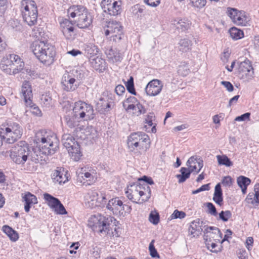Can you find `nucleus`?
<instances>
[{
	"label": "nucleus",
	"mask_w": 259,
	"mask_h": 259,
	"mask_svg": "<svg viewBox=\"0 0 259 259\" xmlns=\"http://www.w3.org/2000/svg\"><path fill=\"white\" fill-rule=\"evenodd\" d=\"M115 223L116 220L113 217L101 214L92 216L89 220V225L94 232L105 235L118 237Z\"/></svg>",
	"instance_id": "1"
},
{
	"label": "nucleus",
	"mask_w": 259,
	"mask_h": 259,
	"mask_svg": "<svg viewBox=\"0 0 259 259\" xmlns=\"http://www.w3.org/2000/svg\"><path fill=\"white\" fill-rule=\"evenodd\" d=\"M34 142L40 147V152L47 155L54 154L58 148V140L56 135L51 132L44 130L37 132Z\"/></svg>",
	"instance_id": "2"
},
{
	"label": "nucleus",
	"mask_w": 259,
	"mask_h": 259,
	"mask_svg": "<svg viewBox=\"0 0 259 259\" xmlns=\"http://www.w3.org/2000/svg\"><path fill=\"white\" fill-rule=\"evenodd\" d=\"M31 48L34 55L42 63L50 65L53 63L56 54L54 47L42 39L34 41Z\"/></svg>",
	"instance_id": "3"
},
{
	"label": "nucleus",
	"mask_w": 259,
	"mask_h": 259,
	"mask_svg": "<svg viewBox=\"0 0 259 259\" xmlns=\"http://www.w3.org/2000/svg\"><path fill=\"white\" fill-rule=\"evenodd\" d=\"M125 194L128 199L132 202L142 203L149 200L151 191L150 187L145 183L136 182L130 184L127 186Z\"/></svg>",
	"instance_id": "4"
},
{
	"label": "nucleus",
	"mask_w": 259,
	"mask_h": 259,
	"mask_svg": "<svg viewBox=\"0 0 259 259\" xmlns=\"http://www.w3.org/2000/svg\"><path fill=\"white\" fill-rule=\"evenodd\" d=\"M68 14L75 18L74 22L80 28H88L92 23L93 19L88 10L81 6H73L68 10Z\"/></svg>",
	"instance_id": "5"
},
{
	"label": "nucleus",
	"mask_w": 259,
	"mask_h": 259,
	"mask_svg": "<svg viewBox=\"0 0 259 259\" xmlns=\"http://www.w3.org/2000/svg\"><path fill=\"white\" fill-rule=\"evenodd\" d=\"M21 12L23 20L29 26L37 22L38 11L36 3L33 0H22Z\"/></svg>",
	"instance_id": "6"
},
{
	"label": "nucleus",
	"mask_w": 259,
	"mask_h": 259,
	"mask_svg": "<svg viewBox=\"0 0 259 259\" xmlns=\"http://www.w3.org/2000/svg\"><path fill=\"white\" fill-rule=\"evenodd\" d=\"M30 153L28 145L25 141H20L10 150V156L16 164H23Z\"/></svg>",
	"instance_id": "7"
},
{
	"label": "nucleus",
	"mask_w": 259,
	"mask_h": 259,
	"mask_svg": "<svg viewBox=\"0 0 259 259\" xmlns=\"http://www.w3.org/2000/svg\"><path fill=\"white\" fill-rule=\"evenodd\" d=\"M149 136L143 132L134 133L128 137L127 145L131 150L136 149L146 151L150 147Z\"/></svg>",
	"instance_id": "8"
},
{
	"label": "nucleus",
	"mask_w": 259,
	"mask_h": 259,
	"mask_svg": "<svg viewBox=\"0 0 259 259\" xmlns=\"http://www.w3.org/2000/svg\"><path fill=\"white\" fill-rule=\"evenodd\" d=\"M62 143L74 160L78 161L81 154L79 146L73 136L70 134H64L62 137Z\"/></svg>",
	"instance_id": "9"
},
{
	"label": "nucleus",
	"mask_w": 259,
	"mask_h": 259,
	"mask_svg": "<svg viewBox=\"0 0 259 259\" xmlns=\"http://www.w3.org/2000/svg\"><path fill=\"white\" fill-rule=\"evenodd\" d=\"M105 34L106 36H109L110 40L118 42L124 37L123 26L120 22L110 21L107 23Z\"/></svg>",
	"instance_id": "10"
},
{
	"label": "nucleus",
	"mask_w": 259,
	"mask_h": 259,
	"mask_svg": "<svg viewBox=\"0 0 259 259\" xmlns=\"http://www.w3.org/2000/svg\"><path fill=\"white\" fill-rule=\"evenodd\" d=\"M73 110L75 115H77L80 119L88 120L92 119L94 117V109L92 106L84 102H76Z\"/></svg>",
	"instance_id": "11"
},
{
	"label": "nucleus",
	"mask_w": 259,
	"mask_h": 259,
	"mask_svg": "<svg viewBox=\"0 0 259 259\" xmlns=\"http://www.w3.org/2000/svg\"><path fill=\"white\" fill-rule=\"evenodd\" d=\"M122 106L127 112L131 110L138 109V111L133 112V115L138 116L146 113L144 107L140 103L136 98L130 96L122 102Z\"/></svg>",
	"instance_id": "12"
},
{
	"label": "nucleus",
	"mask_w": 259,
	"mask_h": 259,
	"mask_svg": "<svg viewBox=\"0 0 259 259\" xmlns=\"http://www.w3.org/2000/svg\"><path fill=\"white\" fill-rule=\"evenodd\" d=\"M226 13L234 24L239 26H246L248 18L244 11L228 7Z\"/></svg>",
	"instance_id": "13"
},
{
	"label": "nucleus",
	"mask_w": 259,
	"mask_h": 259,
	"mask_svg": "<svg viewBox=\"0 0 259 259\" xmlns=\"http://www.w3.org/2000/svg\"><path fill=\"white\" fill-rule=\"evenodd\" d=\"M238 72L242 79L246 81H249L254 77V69L251 62L248 60L241 62L238 65Z\"/></svg>",
	"instance_id": "14"
},
{
	"label": "nucleus",
	"mask_w": 259,
	"mask_h": 259,
	"mask_svg": "<svg viewBox=\"0 0 259 259\" xmlns=\"http://www.w3.org/2000/svg\"><path fill=\"white\" fill-rule=\"evenodd\" d=\"M123 202L118 198L116 197L109 200L106 208L112 211L114 215H121L124 212V206Z\"/></svg>",
	"instance_id": "15"
},
{
	"label": "nucleus",
	"mask_w": 259,
	"mask_h": 259,
	"mask_svg": "<svg viewBox=\"0 0 259 259\" xmlns=\"http://www.w3.org/2000/svg\"><path fill=\"white\" fill-rule=\"evenodd\" d=\"M163 83L160 80L154 79L149 81L147 84L145 90L147 95L155 96L161 91Z\"/></svg>",
	"instance_id": "16"
},
{
	"label": "nucleus",
	"mask_w": 259,
	"mask_h": 259,
	"mask_svg": "<svg viewBox=\"0 0 259 259\" xmlns=\"http://www.w3.org/2000/svg\"><path fill=\"white\" fill-rule=\"evenodd\" d=\"M61 30L65 38L70 39L74 35V27L71 21L67 19H62L60 22Z\"/></svg>",
	"instance_id": "17"
},
{
	"label": "nucleus",
	"mask_w": 259,
	"mask_h": 259,
	"mask_svg": "<svg viewBox=\"0 0 259 259\" xmlns=\"http://www.w3.org/2000/svg\"><path fill=\"white\" fill-rule=\"evenodd\" d=\"M187 165L192 172L195 171L196 174H198L203 166V161L199 156H193L188 159Z\"/></svg>",
	"instance_id": "18"
},
{
	"label": "nucleus",
	"mask_w": 259,
	"mask_h": 259,
	"mask_svg": "<svg viewBox=\"0 0 259 259\" xmlns=\"http://www.w3.org/2000/svg\"><path fill=\"white\" fill-rule=\"evenodd\" d=\"M21 93L24 97L26 105L27 106H31L33 95L31 86L28 82L23 83L22 87Z\"/></svg>",
	"instance_id": "19"
},
{
	"label": "nucleus",
	"mask_w": 259,
	"mask_h": 259,
	"mask_svg": "<svg viewBox=\"0 0 259 259\" xmlns=\"http://www.w3.org/2000/svg\"><path fill=\"white\" fill-rule=\"evenodd\" d=\"M203 222L197 219L191 222L189 228V233L193 237H198L203 231Z\"/></svg>",
	"instance_id": "20"
},
{
	"label": "nucleus",
	"mask_w": 259,
	"mask_h": 259,
	"mask_svg": "<svg viewBox=\"0 0 259 259\" xmlns=\"http://www.w3.org/2000/svg\"><path fill=\"white\" fill-rule=\"evenodd\" d=\"M121 0L115 1V3L111 4L104 9V12L107 13L111 16H117L121 13Z\"/></svg>",
	"instance_id": "21"
},
{
	"label": "nucleus",
	"mask_w": 259,
	"mask_h": 259,
	"mask_svg": "<svg viewBox=\"0 0 259 259\" xmlns=\"http://www.w3.org/2000/svg\"><path fill=\"white\" fill-rule=\"evenodd\" d=\"M96 110L101 114H105L111 109L110 102L108 97H101L97 102L96 106Z\"/></svg>",
	"instance_id": "22"
},
{
	"label": "nucleus",
	"mask_w": 259,
	"mask_h": 259,
	"mask_svg": "<svg viewBox=\"0 0 259 259\" xmlns=\"http://www.w3.org/2000/svg\"><path fill=\"white\" fill-rule=\"evenodd\" d=\"M22 198L25 201L24 209L27 212L30 211V208L32 205L37 203L36 197L30 192H27Z\"/></svg>",
	"instance_id": "23"
},
{
	"label": "nucleus",
	"mask_w": 259,
	"mask_h": 259,
	"mask_svg": "<svg viewBox=\"0 0 259 259\" xmlns=\"http://www.w3.org/2000/svg\"><path fill=\"white\" fill-rule=\"evenodd\" d=\"M0 137L2 140H4L6 143L8 144L14 143L16 141L21 137H15L12 132L0 129Z\"/></svg>",
	"instance_id": "24"
},
{
	"label": "nucleus",
	"mask_w": 259,
	"mask_h": 259,
	"mask_svg": "<svg viewBox=\"0 0 259 259\" xmlns=\"http://www.w3.org/2000/svg\"><path fill=\"white\" fill-rule=\"evenodd\" d=\"M90 62L93 67L100 72H102L106 68V63L105 60L99 56L91 58Z\"/></svg>",
	"instance_id": "25"
},
{
	"label": "nucleus",
	"mask_w": 259,
	"mask_h": 259,
	"mask_svg": "<svg viewBox=\"0 0 259 259\" xmlns=\"http://www.w3.org/2000/svg\"><path fill=\"white\" fill-rule=\"evenodd\" d=\"M64 119L66 124L71 128L76 126L80 119L77 115H75L73 110L66 115Z\"/></svg>",
	"instance_id": "26"
},
{
	"label": "nucleus",
	"mask_w": 259,
	"mask_h": 259,
	"mask_svg": "<svg viewBox=\"0 0 259 259\" xmlns=\"http://www.w3.org/2000/svg\"><path fill=\"white\" fill-rule=\"evenodd\" d=\"M85 198L87 200L86 205L91 208L97 207V201L98 198V193L97 192L93 191L89 192Z\"/></svg>",
	"instance_id": "27"
},
{
	"label": "nucleus",
	"mask_w": 259,
	"mask_h": 259,
	"mask_svg": "<svg viewBox=\"0 0 259 259\" xmlns=\"http://www.w3.org/2000/svg\"><path fill=\"white\" fill-rule=\"evenodd\" d=\"M66 174V172L65 174L64 170L62 171L61 169L60 168L54 171L52 175V179L54 182H58L60 184L65 183L68 180Z\"/></svg>",
	"instance_id": "28"
},
{
	"label": "nucleus",
	"mask_w": 259,
	"mask_h": 259,
	"mask_svg": "<svg viewBox=\"0 0 259 259\" xmlns=\"http://www.w3.org/2000/svg\"><path fill=\"white\" fill-rule=\"evenodd\" d=\"M108 58L113 63L120 62L122 59V55L119 51L111 49L106 52Z\"/></svg>",
	"instance_id": "29"
},
{
	"label": "nucleus",
	"mask_w": 259,
	"mask_h": 259,
	"mask_svg": "<svg viewBox=\"0 0 259 259\" xmlns=\"http://www.w3.org/2000/svg\"><path fill=\"white\" fill-rule=\"evenodd\" d=\"M237 183L241 189L242 193L245 194L246 193L247 186L251 183V180L248 178L241 176L237 178Z\"/></svg>",
	"instance_id": "30"
},
{
	"label": "nucleus",
	"mask_w": 259,
	"mask_h": 259,
	"mask_svg": "<svg viewBox=\"0 0 259 259\" xmlns=\"http://www.w3.org/2000/svg\"><path fill=\"white\" fill-rule=\"evenodd\" d=\"M5 63V64L10 67L11 69L13 71V74L18 73L20 70L23 69V64L21 63V65H18L14 64L13 62L9 58H4L2 60Z\"/></svg>",
	"instance_id": "31"
},
{
	"label": "nucleus",
	"mask_w": 259,
	"mask_h": 259,
	"mask_svg": "<svg viewBox=\"0 0 259 259\" xmlns=\"http://www.w3.org/2000/svg\"><path fill=\"white\" fill-rule=\"evenodd\" d=\"M2 230L11 241L15 242L18 239V233L10 226L5 225L3 227Z\"/></svg>",
	"instance_id": "32"
},
{
	"label": "nucleus",
	"mask_w": 259,
	"mask_h": 259,
	"mask_svg": "<svg viewBox=\"0 0 259 259\" xmlns=\"http://www.w3.org/2000/svg\"><path fill=\"white\" fill-rule=\"evenodd\" d=\"M213 200L218 204L221 205L223 201V192L220 183L218 184L214 188V192L213 197Z\"/></svg>",
	"instance_id": "33"
},
{
	"label": "nucleus",
	"mask_w": 259,
	"mask_h": 259,
	"mask_svg": "<svg viewBox=\"0 0 259 259\" xmlns=\"http://www.w3.org/2000/svg\"><path fill=\"white\" fill-rule=\"evenodd\" d=\"M40 102L44 107L50 108L53 105V100L49 92L42 94L40 98Z\"/></svg>",
	"instance_id": "34"
},
{
	"label": "nucleus",
	"mask_w": 259,
	"mask_h": 259,
	"mask_svg": "<svg viewBox=\"0 0 259 259\" xmlns=\"http://www.w3.org/2000/svg\"><path fill=\"white\" fill-rule=\"evenodd\" d=\"M44 198L47 202L48 205L54 210L57 205L59 204L60 201L58 198L47 193L44 194Z\"/></svg>",
	"instance_id": "35"
},
{
	"label": "nucleus",
	"mask_w": 259,
	"mask_h": 259,
	"mask_svg": "<svg viewBox=\"0 0 259 259\" xmlns=\"http://www.w3.org/2000/svg\"><path fill=\"white\" fill-rule=\"evenodd\" d=\"M172 24L175 25L177 28L181 29L182 31L188 29L189 27V21L186 19H178L172 21Z\"/></svg>",
	"instance_id": "36"
},
{
	"label": "nucleus",
	"mask_w": 259,
	"mask_h": 259,
	"mask_svg": "<svg viewBox=\"0 0 259 259\" xmlns=\"http://www.w3.org/2000/svg\"><path fill=\"white\" fill-rule=\"evenodd\" d=\"M4 130L12 132L13 135H15V137H21L22 134V128L16 123L9 125L8 127Z\"/></svg>",
	"instance_id": "37"
},
{
	"label": "nucleus",
	"mask_w": 259,
	"mask_h": 259,
	"mask_svg": "<svg viewBox=\"0 0 259 259\" xmlns=\"http://www.w3.org/2000/svg\"><path fill=\"white\" fill-rule=\"evenodd\" d=\"M181 174L177 175L176 177L179 179V183H182L184 182L187 179L190 177L191 171L186 167H182L180 169Z\"/></svg>",
	"instance_id": "38"
},
{
	"label": "nucleus",
	"mask_w": 259,
	"mask_h": 259,
	"mask_svg": "<svg viewBox=\"0 0 259 259\" xmlns=\"http://www.w3.org/2000/svg\"><path fill=\"white\" fill-rule=\"evenodd\" d=\"M155 117L153 113H149L147 115V117L145 119V123H146L147 125H145V127L146 128L147 130V125L150 127L152 126L151 132L152 133H155L156 132V124L153 122V121L155 120Z\"/></svg>",
	"instance_id": "39"
},
{
	"label": "nucleus",
	"mask_w": 259,
	"mask_h": 259,
	"mask_svg": "<svg viewBox=\"0 0 259 259\" xmlns=\"http://www.w3.org/2000/svg\"><path fill=\"white\" fill-rule=\"evenodd\" d=\"M179 49L183 52H187L191 49V42L187 38L182 39L179 42Z\"/></svg>",
	"instance_id": "40"
},
{
	"label": "nucleus",
	"mask_w": 259,
	"mask_h": 259,
	"mask_svg": "<svg viewBox=\"0 0 259 259\" xmlns=\"http://www.w3.org/2000/svg\"><path fill=\"white\" fill-rule=\"evenodd\" d=\"M85 179H87V182H90V183H87L86 185H90L91 183H92L93 181L94 176L89 172H81L77 176V181L80 182L83 184H84L85 182H83L82 180H84Z\"/></svg>",
	"instance_id": "41"
},
{
	"label": "nucleus",
	"mask_w": 259,
	"mask_h": 259,
	"mask_svg": "<svg viewBox=\"0 0 259 259\" xmlns=\"http://www.w3.org/2000/svg\"><path fill=\"white\" fill-rule=\"evenodd\" d=\"M245 201L248 204L258 206L259 204V195L254 192H250L247 195Z\"/></svg>",
	"instance_id": "42"
},
{
	"label": "nucleus",
	"mask_w": 259,
	"mask_h": 259,
	"mask_svg": "<svg viewBox=\"0 0 259 259\" xmlns=\"http://www.w3.org/2000/svg\"><path fill=\"white\" fill-rule=\"evenodd\" d=\"M218 164L220 165H225L230 167L233 165L232 162L226 155H218L216 156Z\"/></svg>",
	"instance_id": "43"
},
{
	"label": "nucleus",
	"mask_w": 259,
	"mask_h": 259,
	"mask_svg": "<svg viewBox=\"0 0 259 259\" xmlns=\"http://www.w3.org/2000/svg\"><path fill=\"white\" fill-rule=\"evenodd\" d=\"M203 226V232L204 233L203 238L205 241L206 244L208 245L209 244L208 242L211 241V238H214V236H211V232L212 231V227Z\"/></svg>",
	"instance_id": "44"
},
{
	"label": "nucleus",
	"mask_w": 259,
	"mask_h": 259,
	"mask_svg": "<svg viewBox=\"0 0 259 259\" xmlns=\"http://www.w3.org/2000/svg\"><path fill=\"white\" fill-rule=\"evenodd\" d=\"M99 49L97 46L94 44H90L85 47V52L89 55L90 59L94 57L99 52Z\"/></svg>",
	"instance_id": "45"
},
{
	"label": "nucleus",
	"mask_w": 259,
	"mask_h": 259,
	"mask_svg": "<svg viewBox=\"0 0 259 259\" xmlns=\"http://www.w3.org/2000/svg\"><path fill=\"white\" fill-rule=\"evenodd\" d=\"M230 36L235 40L241 38L244 36L243 31L235 27H232L229 30Z\"/></svg>",
	"instance_id": "46"
},
{
	"label": "nucleus",
	"mask_w": 259,
	"mask_h": 259,
	"mask_svg": "<svg viewBox=\"0 0 259 259\" xmlns=\"http://www.w3.org/2000/svg\"><path fill=\"white\" fill-rule=\"evenodd\" d=\"M189 72L190 69L187 63L184 62L179 66L178 73L180 75L186 76L189 73Z\"/></svg>",
	"instance_id": "47"
},
{
	"label": "nucleus",
	"mask_w": 259,
	"mask_h": 259,
	"mask_svg": "<svg viewBox=\"0 0 259 259\" xmlns=\"http://www.w3.org/2000/svg\"><path fill=\"white\" fill-rule=\"evenodd\" d=\"M75 79L74 78H71L68 80L66 84L63 86L64 90L67 92H71L74 91L77 87L76 84H74Z\"/></svg>",
	"instance_id": "48"
},
{
	"label": "nucleus",
	"mask_w": 259,
	"mask_h": 259,
	"mask_svg": "<svg viewBox=\"0 0 259 259\" xmlns=\"http://www.w3.org/2000/svg\"><path fill=\"white\" fill-rule=\"evenodd\" d=\"M125 85L129 93L134 95H136V92L134 87V78L133 76H130L128 80L125 82Z\"/></svg>",
	"instance_id": "49"
},
{
	"label": "nucleus",
	"mask_w": 259,
	"mask_h": 259,
	"mask_svg": "<svg viewBox=\"0 0 259 259\" xmlns=\"http://www.w3.org/2000/svg\"><path fill=\"white\" fill-rule=\"evenodd\" d=\"M97 207H104L107 202V199L105 194L101 193L100 195H98L97 200Z\"/></svg>",
	"instance_id": "50"
},
{
	"label": "nucleus",
	"mask_w": 259,
	"mask_h": 259,
	"mask_svg": "<svg viewBox=\"0 0 259 259\" xmlns=\"http://www.w3.org/2000/svg\"><path fill=\"white\" fill-rule=\"evenodd\" d=\"M232 217V213L230 211H222L219 213V217L221 220L224 222H227Z\"/></svg>",
	"instance_id": "51"
},
{
	"label": "nucleus",
	"mask_w": 259,
	"mask_h": 259,
	"mask_svg": "<svg viewBox=\"0 0 259 259\" xmlns=\"http://www.w3.org/2000/svg\"><path fill=\"white\" fill-rule=\"evenodd\" d=\"M154 240H152L151 242L150 243L149 246V250L150 251V254L153 257H159V254L157 251V250L155 248V246L154 245Z\"/></svg>",
	"instance_id": "52"
},
{
	"label": "nucleus",
	"mask_w": 259,
	"mask_h": 259,
	"mask_svg": "<svg viewBox=\"0 0 259 259\" xmlns=\"http://www.w3.org/2000/svg\"><path fill=\"white\" fill-rule=\"evenodd\" d=\"M192 5L197 8H202L205 6L206 3V0H189Z\"/></svg>",
	"instance_id": "53"
},
{
	"label": "nucleus",
	"mask_w": 259,
	"mask_h": 259,
	"mask_svg": "<svg viewBox=\"0 0 259 259\" xmlns=\"http://www.w3.org/2000/svg\"><path fill=\"white\" fill-rule=\"evenodd\" d=\"M57 214H65L67 212L63 204L60 201L59 204L57 205L56 208L54 210Z\"/></svg>",
	"instance_id": "54"
},
{
	"label": "nucleus",
	"mask_w": 259,
	"mask_h": 259,
	"mask_svg": "<svg viewBox=\"0 0 259 259\" xmlns=\"http://www.w3.org/2000/svg\"><path fill=\"white\" fill-rule=\"evenodd\" d=\"M186 217V213L183 211H180L178 210H175L171 215V219H183Z\"/></svg>",
	"instance_id": "55"
},
{
	"label": "nucleus",
	"mask_w": 259,
	"mask_h": 259,
	"mask_svg": "<svg viewBox=\"0 0 259 259\" xmlns=\"http://www.w3.org/2000/svg\"><path fill=\"white\" fill-rule=\"evenodd\" d=\"M149 221L154 225H157L159 221V215L158 213L151 212L149 215Z\"/></svg>",
	"instance_id": "56"
},
{
	"label": "nucleus",
	"mask_w": 259,
	"mask_h": 259,
	"mask_svg": "<svg viewBox=\"0 0 259 259\" xmlns=\"http://www.w3.org/2000/svg\"><path fill=\"white\" fill-rule=\"evenodd\" d=\"M9 58L13 62V63L18 65H21V63L23 64L24 66V63L21 61L20 57L16 55L11 54L9 56Z\"/></svg>",
	"instance_id": "57"
},
{
	"label": "nucleus",
	"mask_w": 259,
	"mask_h": 259,
	"mask_svg": "<svg viewBox=\"0 0 259 259\" xmlns=\"http://www.w3.org/2000/svg\"><path fill=\"white\" fill-rule=\"evenodd\" d=\"M206 206L208 208V213L213 215H216L217 214V209L214 205L210 202L206 203Z\"/></svg>",
	"instance_id": "58"
},
{
	"label": "nucleus",
	"mask_w": 259,
	"mask_h": 259,
	"mask_svg": "<svg viewBox=\"0 0 259 259\" xmlns=\"http://www.w3.org/2000/svg\"><path fill=\"white\" fill-rule=\"evenodd\" d=\"M250 116V113L249 112H246L244 114H242L240 116L236 117L235 119V120L237 121H243L247 119L249 120Z\"/></svg>",
	"instance_id": "59"
},
{
	"label": "nucleus",
	"mask_w": 259,
	"mask_h": 259,
	"mask_svg": "<svg viewBox=\"0 0 259 259\" xmlns=\"http://www.w3.org/2000/svg\"><path fill=\"white\" fill-rule=\"evenodd\" d=\"M211 236H214L216 238L215 239L219 240L218 238H222V233L220 229L218 228L212 227V231L211 232Z\"/></svg>",
	"instance_id": "60"
},
{
	"label": "nucleus",
	"mask_w": 259,
	"mask_h": 259,
	"mask_svg": "<svg viewBox=\"0 0 259 259\" xmlns=\"http://www.w3.org/2000/svg\"><path fill=\"white\" fill-rule=\"evenodd\" d=\"M0 67L1 69L6 73L8 74H13V71L11 69L10 67H9L8 66L6 65V64H5V63L2 61L0 64Z\"/></svg>",
	"instance_id": "61"
},
{
	"label": "nucleus",
	"mask_w": 259,
	"mask_h": 259,
	"mask_svg": "<svg viewBox=\"0 0 259 259\" xmlns=\"http://www.w3.org/2000/svg\"><path fill=\"white\" fill-rule=\"evenodd\" d=\"M222 183L225 186L230 187L232 185V179L230 176L225 177L222 180Z\"/></svg>",
	"instance_id": "62"
},
{
	"label": "nucleus",
	"mask_w": 259,
	"mask_h": 259,
	"mask_svg": "<svg viewBox=\"0 0 259 259\" xmlns=\"http://www.w3.org/2000/svg\"><path fill=\"white\" fill-rule=\"evenodd\" d=\"M31 105V106H29L31 108V112L35 115L41 116V112L39 108L37 106H36L33 103Z\"/></svg>",
	"instance_id": "63"
},
{
	"label": "nucleus",
	"mask_w": 259,
	"mask_h": 259,
	"mask_svg": "<svg viewBox=\"0 0 259 259\" xmlns=\"http://www.w3.org/2000/svg\"><path fill=\"white\" fill-rule=\"evenodd\" d=\"M221 84L223 85L229 92H232L234 90L233 85L229 81H222Z\"/></svg>",
	"instance_id": "64"
}]
</instances>
